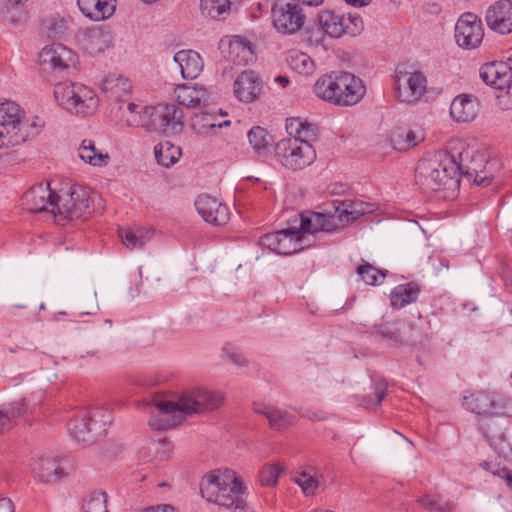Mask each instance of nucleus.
<instances>
[{"mask_svg": "<svg viewBox=\"0 0 512 512\" xmlns=\"http://www.w3.org/2000/svg\"><path fill=\"white\" fill-rule=\"evenodd\" d=\"M502 477L505 478L508 487L512 490V472L506 468L502 470Z\"/></svg>", "mask_w": 512, "mask_h": 512, "instance_id": "0e129e2a", "label": "nucleus"}, {"mask_svg": "<svg viewBox=\"0 0 512 512\" xmlns=\"http://www.w3.org/2000/svg\"><path fill=\"white\" fill-rule=\"evenodd\" d=\"M112 415L104 407H93L77 413L68 423L72 438L84 445H91L106 435Z\"/></svg>", "mask_w": 512, "mask_h": 512, "instance_id": "0eeeda50", "label": "nucleus"}, {"mask_svg": "<svg viewBox=\"0 0 512 512\" xmlns=\"http://www.w3.org/2000/svg\"><path fill=\"white\" fill-rule=\"evenodd\" d=\"M21 206L30 213H48L55 219L57 193L51 189L50 182L36 184L23 194Z\"/></svg>", "mask_w": 512, "mask_h": 512, "instance_id": "2eb2a0df", "label": "nucleus"}, {"mask_svg": "<svg viewBox=\"0 0 512 512\" xmlns=\"http://www.w3.org/2000/svg\"><path fill=\"white\" fill-rule=\"evenodd\" d=\"M154 235V229L152 228H121L119 229V236L122 243L126 248L141 249L146 243H148Z\"/></svg>", "mask_w": 512, "mask_h": 512, "instance_id": "72a5a7b5", "label": "nucleus"}, {"mask_svg": "<svg viewBox=\"0 0 512 512\" xmlns=\"http://www.w3.org/2000/svg\"><path fill=\"white\" fill-rule=\"evenodd\" d=\"M479 430L504 463L512 465V447L505 437V427L494 416L479 418Z\"/></svg>", "mask_w": 512, "mask_h": 512, "instance_id": "f3484780", "label": "nucleus"}, {"mask_svg": "<svg viewBox=\"0 0 512 512\" xmlns=\"http://www.w3.org/2000/svg\"><path fill=\"white\" fill-rule=\"evenodd\" d=\"M82 509L83 512H108L106 493L102 491L90 493L84 499Z\"/></svg>", "mask_w": 512, "mask_h": 512, "instance_id": "8fccbe9b", "label": "nucleus"}, {"mask_svg": "<svg viewBox=\"0 0 512 512\" xmlns=\"http://www.w3.org/2000/svg\"><path fill=\"white\" fill-rule=\"evenodd\" d=\"M27 410L26 400L0 406V435L9 431Z\"/></svg>", "mask_w": 512, "mask_h": 512, "instance_id": "f704fd0d", "label": "nucleus"}, {"mask_svg": "<svg viewBox=\"0 0 512 512\" xmlns=\"http://www.w3.org/2000/svg\"><path fill=\"white\" fill-rule=\"evenodd\" d=\"M488 28L498 34L512 33V0H498L485 13Z\"/></svg>", "mask_w": 512, "mask_h": 512, "instance_id": "412c9836", "label": "nucleus"}, {"mask_svg": "<svg viewBox=\"0 0 512 512\" xmlns=\"http://www.w3.org/2000/svg\"><path fill=\"white\" fill-rule=\"evenodd\" d=\"M230 9L229 0H200L201 14L213 20L225 19Z\"/></svg>", "mask_w": 512, "mask_h": 512, "instance_id": "ea45409f", "label": "nucleus"}, {"mask_svg": "<svg viewBox=\"0 0 512 512\" xmlns=\"http://www.w3.org/2000/svg\"><path fill=\"white\" fill-rule=\"evenodd\" d=\"M57 203L55 222L65 225L68 220L80 219L88 213L90 208L89 191L83 186L73 185L63 195L57 194Z\"/></svg>", "mask_w": 512, "mask_h": 512, "instance_id": "f8f14e48", "label": "nucleus"}, {"mask_svg": "<svg viewBox=\"0 0 512 512\" xmlns=\"http://www.w3.org/2000/svg\"><path fill=\"white\" fill-rule=\"evenodd\" d=\"M317 97L341 107L356 105L364 97L363 81L349 72H332L320 77L314 84Z\"/></svg>", "mask_w": 512, "mask_h": 512, "instance_id": "39448f33", "label": "nucleus"}, {"mask_svg": "<svg viewBox=\"0 0 512 512\" xmlns=\"http://www.w3.org/2000/svg\"><path fill=\"white\" fill-rule=\"evenodd\" d=\"M175 96L180 105L194 108L206 102L207 91L202 87L183 84L176 87Z\"/></svg>", "mask_w": 512, "mask_h": 512, "instance_id": "c9c22d12", "label": "nucleus"}, {"mask_svg": "<svg viewBox=\"0 0 512 512\" xmlns=\"http://www.w3.org/2000/svg\"><path fill=\"white\" fill-rule=\"evenodd\" d=\"M286 131L289 137L281 139L275 147L277 160L293 171L310 166L316 159L312 143L317 138V126L300 118H289L286 120Z\"/></svg>", "mask_w": 512, "mask_h": 512, "instance_id": "f03ea898", "label": "nucleus"}, {"mask_svg": "<svg viewBox=\"0 0 512 512\" xmlns=\"http://www.w3.org/2000/svg\"><path fill=\"white\" fill-rule=\"evenodd\" d=\"M284 471V467L280 464L265 465L259 472V482L264 487H274L278 483L280 474Z\"/></svg>", "mask_w": 512, "mask_h": 512, "instance_id": "3c124183", "label": "nucleus"}, {"mask_svg": "<svg viewBox=\"0 0 512 512\" xmlns=\"http://www.w3.org/2000/svg\"><path fill=\"white\" fill-rule=\"evenodd\" d=\"M149 106H142L133 102L128 103V115L126 123L130 127H143L149 131L150 128V112Z\"/></svg>", "mask_w": 512, "mask_h": 512, "instance_id": "79ce46f5", "label": "nucleus"}, {"mask_svg": "<svg viewBox=\"0 0 512 512\" xmlns=\"http://www.w3.org/2000/svg\"><path fill=\"white\" fill-rule=\"evenodd\" d=\"M296 61V68H299L298 63H301L303 66V69L300 72L309 73L312 68V62L309 57H307L305 54L300 55L295 59Z\"/></svg>", "mask_w": 512, "mask_h": 512, "instance_id": "13d9d810", "label": "nucleus"}, {"mask_svg": "<svg viewBox=\"0 0 512 512\" xmlns=\"http://www.w3.org/2000/svg\"><path fill=\"white\" fill-rule=\"evenodd\" d=\"M347 4L353 7H364L370 4L372 0H344Z\"/></svg>", "mask_w": 512, "mask_h": 512, "instance_id": "680f3d73", "label": "nucleus"}, {"mask_svg": "<svg viewBox=\"0 0 512 512\" xmlns=\"http://www.w3.org/2000/svg\"><path fill=\"white\" fill-rule=\"evenodd\" d=\"M387 391L386 382L379 381L374 385V396L376 398L375 402L372 405H369V408H376L379 406L384 399Z\"/></svg>", "mask_w": 512, "mask_h": 512, "instance_id": "4d7b16f0", "label": "nucleus"}, {"mask_svg": "<svg viewBox=\"0 0 512 512\" xmlns=\"http://www.w3.org/2000/svg\"><path fill=\"white\" fill-rule=\"evenodd\" d=\"M253 411L261 416H264L270 429L274 431H285L294 426L297 422L295 414L274 405H268L261 402L253 403Z\"/></svg>", "mask_w": 512, "mask_h": 512, "instance_id": "b1692460", "label": "nucleus"}, {"mask_svg": "<svg viewBox=\"0 0 512 512\" xmlns=\"http://www.w3.org/2000/svg\"><path fill=\"white\" fill-rule=\"evenodd\" d=\"M423 140L414 130L398 129L392 134L391 142L394 149L398 151H406L415 147Z\"/></svg>", "mask_w": 512, "mask_h": 512, "instance_id": "c03bdc74", "label": "nucleus"}, {"mask_svg": "<svg viewBox=\"0 0 512 512\" xmlns=\"http://www.w3.org/2000/svg\"><path fill=\"white\" fill-rule=\"evenodd\" d=\"M201 496L210 503L233 512H249L245 495L247 487L235 471L216 469L206 473L200 481Z\"/></svg>", "mask_w": 512, "mask_h": 512, "instance_id": "7ed1b4c3", "label": "nucleus"}, {"mask_svg": "<svg viewBox=\"0 0 512 512\" xmlns=\"http://www.w3.org/2000/svg\"><path fill=\"white\" fill-rule=\"evenodd\" d=\"M294 481L302 488L303 493L307 496L314 495L319 486V481L307 473H301L296 476Z\"/></svg>", "mask_w": 512, "mask_h": 512, "instance_id": "864d4df0", "label": "nucleus"}, {"mask_svg": "<svg viewBox=\"0 0 512 512\" xmlns=\"http://www.w3.org/2000/svg\"><path fill=\"white\" fill-rule=\"evenodd\" d=\"M87 39L91 49L96 52H103L111 45L112 36L108 30L100 28L91 30L87 35Z\"/></svg>", "mask_w": 512, "mask_h": 512, "instance_id": "09e8293b", "label": "nucleus"}, {"mask_svg": "<svg viewBox=\"0 0 512 512\" xmlns=\"http://www.w3.org/2000/svg\"><path fill=\"white\" fill-rule=\"evenodd\" d=\"M184 79H195L203 69V60L199 53L193 50L178 51L174 57Z\"/></svg>", "mask_w": 512, "mask_h": 512, "instance_id": "7c9ffc66", "label": "nucleus"}, {"mask_svg": "<svg viewBox=\"0 0 512 512\" xmlns=\"http://www.w3.org/2000/svg\"><path fill=\"white\" fill-rule=\"evenodd\" d=\"M141 512H176L175 508L168 504L157 505L155 507H149Z\"/></svg>", "mask_w": 512, "mask_h": 512, "instance_id": "bf43d9fd", "label": "nucleus"}, {"mask_svg": "<svg viewBox=\"0 0 512 512\" xmlns=\"http://www.w3.org/2000/svg\"><path fill=\"white\" fill-rule=\"evenodd\" d=\"M418 502L430 512H450L451 508L448 503L433 498L429 495H424L418 499Z\"/></svg>", "mask_w": 512, "mask_h": 512, "instance_id": "603ef678", "label": "nucleus"}, {"mask_svg": "<svg viewBox=\"0 0 512 512\" xmlns=\"http://www.w3.org/2000/svg\"><path fill=\"white\" fill-rule=\"evenodd\" d=\"M478 150L479 149L475 146H471L461 139H452L449 141L447 149L444 151L448 154L449 160H454V164L458 167L456 174L459 179L466 170L465 166L471 165L470 162H472V158L470 156L474 158Z\"/></svg>", "mask_w": 512, "mask_h": 512, "instance_id": "cd10ccee", "label": "nucleus"}, {"mask_svg": "<svg viewBox=\"0 0 512 512\" xmlns=\"http://www.w3.org/2000/svg\"><path fill=\"white\" fill-rule=\"evenodd\" d=\"M483 36L482 23L477 15L466 12L460 16L455 25V40L459 47L475 49L481 44Z\"/></svg>", "mask_w": 512, "mask_h": 512, "instance_id": "a211bd4d", "label": "nucleus"}, {"mask_svg": "<svg viewBox=\"0 0 512 512\" xmlns=\"http://www.w3.org/2000/svg\"><path fill=\"white\" fill-rule=\"evenodd\" d=\"M298 413H299L302 417H307V418H309L310 420H321V419H323V418H322V417H320V416L318 415V413H316V412H309V411L304 412V411L300 410V411H298Z\"/></svg>", "mask_w": 512, "mask_h": 512, "instance_id": "e2e57ef3", "label": "nucleus"}, {"mask_svg": "<svg viewBox=\"0 0 512 512\" xmlns=\"http://www.w3.org/2000/svg\"><path fill=\"white\" fill-rule=\"evenodd\" d=\"M229 124H230V121H229V120H226V121H223L222 123H220V124H218V125H216V124H210V127H211V128H214V127H216V126H218V127H222V126H228Z\"/></svg>", "mask_w": 512, "mask_h": 512, "instance_id": "338daca9", "label": "nucleus"}, {"mask_svg": "<svg viewBox=\"0 0 512 512\" xmlns=\"http://www.w3.org/2000/svg\"><path fill=\"white\" fill-rule=\"evenodd\" d=\"M116 0H77L82 14L93 20L102 21L111 17L116 9Z\"/></svg>", "mask_w": 512, "mask_h": 512, "instance_id": "c85d7f7f", "label": "nucleus"}, {"mask_svg": "<svg viewBox=\"0 0 512 512\" xmlns=\"http://www.w3.org/2000/svg\"><path fill=\"white\" fill-rule=\"evenodd\" d=\"M462 405L466 410L479 415L480 418L495 416L503 409L495 393L490 394L484 391H477L464 396Z\"/></svg>", "mask_w": 512, "mask_h": 512, "instance_id": "5701e85b", "label": "nucleus"}, {"mask_svg": "<svg viewBox=\"0 0 512 512\" xmlns=\"http://www.w3.org/2000/svg\"><path fill=\"white\" fill-rule=\"evenodd\" d=\"M275 82H278V83H279V84H281L283 87H286V86L289 84V79H288L286 76L278 75V76L275 78Z\"/></svg>", "mask_w": 512, "mask_h": 512, "instance_id": "69168bd1", "label": "nucleus"}, {"mask_svg": "<svg viewBox=\"0 0 512 512\" xmlns=\"http://www.w3.org/2000/svg\"><path fill=\"white\" fill-rule=\"evenodd\" d=\"M480 77L495 89L504 90L512 81V68L504 62H490L480 68Z\"/></svg>", "mask_w": 512, "mask_h": 512, "instance_id": "a878e982", "label": "nucleus"}, {"mask_svg": "<svg viewBox=\"0 0 512 512\" xmlns=\"http://www.w3.org/2000/svg\"><path fill=\"white\" fill-rule=\"evenodd\" d=\"M305 234L310 233L304 232L300 225L299 228L292 227L266 233L260 237L259 244L279 255H291L309 246Z\"/></svg>", "mask_w": 512, "mask_h": 512, "instance_id": "ddd939ff", "label": "nucleus"}, {"mask_svg": "<svg viewBox=\"0 0 512 512\" xmlns=\"http://www.w3.org/2000/svg\"><path fill=\"white\" fill-rule=\"evenodd\" d=\"M31 470L34 478L42 483H55L65 476L63 470L52 457H41L35 460Z\"/></svg>", "mask_w": 512, "mask_h": 512, "instance_id": "c756f323", "label": "nucleus"}, {"mask_svg": "<svg viewBox=\"0 0 512 512\" xmlns=\"http://www.w3.org/2000/svg\"><path fill=\"white\" fill-rule=\"evenodd\" d=\"M30 128L17 103H0V148L17 146L25 142L30 136Z\"/></svg>", "mask_w": 512, "mask_h": 512, "instance_id": "1a4fd4ad", "label": "nucleus"}, {"mask_svg": "<svg viewBox=\"0 0 512 512\" xmlns=\"http://www.w3.org/2000/svg\"><path fill=\"white\" fill-rule=\"evenodd\" d=\"M356 272L365 284L372 286L381 284L386 277V273L383 270H380L367 262L359 265Z\"/></svg>", "mask_w": 512, "mask_h": 512, "instance_id": "49530a36", "label": "nucleus"}, {"mask_svg": "<svg viewBox=\"0 0 512 512\" xmlns=\"http://www.w3.org/2000/svg\"><path fill=\"white\" fill-rule=\"evenodd\" d=\"M149 106H142L133 102L128 103V115L126 123L130 127H143L149 131L150 128V112Z\"/></svg>", "mask_w": 512, "mask_h": 512, "instance_id": "37998d69", "label": "nucleus"}, {"mask_svg": "<svg viewBox=\"0 0 512 512\" xmlns=\"http://www.w3.org/2000/svg\"><path fill=\"white\" fill-rule=\"evenodd\" d=\"M398 86L397 97L401 102L413 103L418 101L426 92V77L419 71L412 73H396Z\"/></svg>", "mask_w": 512, "mask_h": 512, "instance_id": "aec40b11", "label": "nucleus"}, {"mask_svg": "<svg viewBox=\"0 0 512 512\" xmlns=\"http://www.w3.org/2000/svg\"><path fill=\"white\" fill-rule=\"evenodd\" d=\"M248 140L252 147L260 152L267 149L273 142V137L260 126H254L248 132Z\"/></svg>", "mask_w": 512, "mask_h": 512, "instance_id": "de8ad7c7", "label": "nucleus"}, {"mask_svg": "<svg viewBox=\"0 0 512 512\" xmlns=\"http://www.w3.org/2000/svg\"><path fill=\"white\" fill-rule=\"evenodd\" d=\"M428 325L429 323L418 312L417 322H384L375 326L374 334L390 347L414 346L428 337Z\"/></svg>", "mask_w": 512, "mask_h": 512, "instance_id": "6e6552de", "label": "nucleus"}, {"mask_svg": "<svg viewBox=\"0 0 512 512\" xmlns=\"http://www.w3.org/2000/svg\"><path fill=\"white\" fill-rule=\"evenodd\" d=\"M223 403L224 396L221 392L201 388L185 390L176 401H155L148 423L154 430H168L195 414L216 410Z\"/></svg>", "mask_w": 512, "mask_h": 512, "instance_id": "f257e3e1", "label": "nucleus"}, {"mask_svg": "<svg viewBox=\"0 0 512 512\" xmlns=\"http://www.w3.org/2000/svg\"><path fill=\"white\" fill-rule=\"evenodd\" d=\"M510 377H511V379H512V373L510 374Z\"/></svg>", "mask_w": 512, "mask_h": 512, "instance_id": "774afa93", "label": "nucleus"}, {"mask_svg": "<svg viewBox=\"0 0 512 512\" xmlns=\"http://www.w3.org/2000/svg\"><path fill=\"white\" fill-rule=\"evenodd\" d=\"M0 512H14V504L9 498L0 499Z\"/></svg>", "mask_w": 512, "mask_h": 512, "instance_id": "052dcab7", "label": "nucleus"}, {"mask_svg": "<svg viewBox=\"0 0 512 512\" xmlns=\"http://www.w3.org/2000/svg\"><path fill=\"white\" fill-rule=\"evenodd\" d=\"M421 292L420 286L416 282L399 284L394 287L390 294L391 305L394 308H403L414 303Z\"/></svg>", "mask_w": 512, "mask_h": 512, "instance_id": "2f4dec72", "label": "nucleus"}, {"mask_svg": "<svg viewBox=\"0 0 512 512\" xmlns=\"http://www.w3.org/2000/svg\"><path fill=\"white\" fill-rule=\"evenodd\" d=\"M317 20L320 29L335 39L343 35L357 36L364 29L363 20L357 13L345 15L335 10L322 9L317 14Z\"/></svg>", "mask_w": 512, "mask_h": 512, "instance_id": "9b49d317", "label": "nucleus"}, {"mask_svg": "<svg viewBox=\"0 0 512 512\" xmlns=\"http://www.w3.org/2000/svg\"><path fill=\"white\" fill-rule=\"evenodd\" d=\"M154 154L159 165L169 168L179 160L181 149L166 141L155 146Z\"/></svg>", "mask_w": 512, "mask_h": 512, "instance_id": "a19ab883", "label": "nucleus"}, {"mask_svg": "<svg viewBox=\"0 0 512 512\" xmlns=\"http://www.w3.org/2000/svg\"><path fill=\"white\" fill-rule=\"evenodd\" d=\"M498 105L502 110H512V81L504 91L497 95Z\"/></svg>", "mask_w": 512, "mask_h": 512, "instance_id": "5fc2aeb1", "label": "nucleus"}, {"mask_svg": "<svg viewBox=\"0 0 512 512\" xmlns=\"http://www.w3.org/2000/svg\"><path fill=\"white\" fill-rule=\"evenodd\" d=\"M457 171L458 167L454 160H449L445 151H439L418 165L416 175L418 180L432 191L454 190L460 184Z\"/></svg>", "mask_w": 512, "mask_h": 512, "instance_id": "423d86ee", "label": "nucleus"}, {"mask_svg": "<svg viewBox=\"0 0 512 512\" xmlns=\"http://www.w3.org/2000/svg\"><path fill=\"white\" fill-rule=\"evenodd\" d=\"M478 98L472 94H459L451 102L450 115L459 123L472 122L479 113Z\"/></svg>", "mask_w": 512, "mask_h": 512, "instance_id": "393cba45", "label": "nucleus"}, {"mask_svg": "<svg viewBox=\"0 0 512 512\" xmlns=\"http://www.w3.org/2000/svg\"><path fill=\"white\" fill-rule=\"evenodd\" d=\"M262 89L259 76L252 70L243 71L234 82L235 96L243 102H252Z\"/></svg>", "mask_w": 512, "mask_h": 512, "instance_id": "bb28decb", "label": "nucleus"}, {"mask_svg": "<svg viewBox=\"0 0 512 512\" xmlns=\"http://www.w3.org/2000/svg\"><path fill=\"white\" fill-rule=\"evenodd\" d=\"M79 157L92 166H105L109 161L108 153L96 149L95 142L91 139H84L78 149Z\"/></svg>", "mask_w": 512, "mask_h": 512, "instance_id": "4c0bfd02", "label": "nucleus"}, {"mask_svg": "<svg viewBox=\"0 0 512 512\" xmlns=\"http://www.w3.org/2000/svg\"><path fill=\"white\" fill-rule=\"evenodd\" d=\"M254 56L253 45L240 36H234L229 43L228 58L235 64H247Z\"/></svg>", "mask_w": 512, "mask_h": 512, "instance_id": "e433bc0d", "label": "nucleus"}, {"mask_svg": "<svg viewBox=\"0 0 512 512\" xmlns=\"http://www.w3.org/2000/svg\"><path fill=\"white\" fill-rule=\"evenodd\" d=\"M472 162H470V166L466 165V170L463 172L462 176H465L469 181H472L474 184L487 186L491 182V176H489L486 172V164L487 160L485 155L478 150L477 154L473 158Z\"/></svg>", "mask_w": 512, "mask_h": 512, "instance_id": "473e14b6", "label": "nucleus"}, {"mask_svg": "<svg viewBox=\"0 0 512 512\" xmlns=\"http://www.w3.org/2000/svg\"><path fill=\"white\" fill-rule=\"evenodd\" d=\"M272 24L282 35H292L298 32L305 22L302 8L291 1L280 0L272 7Z\"/></svg>", "mask_w": 512, "mask_h": 512, "instance_id": "4468645a", "label": "nucleus"}, {"mask_svg": "<svg viewBox=\"0 0 512 512\" xmlns=\"http://www.w3.org/2000/svg\"><path fill=\"white\" fill-rule=\"evenodd\" d=\"M41 30L48 38L53 40L62 39L67 32L66 20L59 16L44 19L41 22Z\"/></svg>", "mask_w": 512, "mask_h": 512, "instance_id": "a18cd8bd", "label": "nucleus"}, {"mask_svg": "<svg viewBox=\"0 0 512 512\" xmlns=\"http://www.w3.org/2000/svg\"><path fill=\"white\" fill-rule=\"evenodd\" d=\"M54 97L63 109L72 114H89L97 107L92 90L81 83L60 82L55 85Z\"/></svg>", "mask_w": 512, "mask_h": 512, "instance_id": "9d476101", "label": "nucleus"}, {"mask_svg": "<svg viewBox=\"0 0 512 512\" xmlns=\"http://www.w3.org/2000/svg\"><path fill=\"white\" fill-rule=\"evenodd\" d=\"M366 206L358 200H334L319 211L301 213V229L304 232H334L366 213Z\"/></svg>", "mask_w": 512, "mask_h": 512, "instance_id": "20e7f679", "label": "nucleus"}, {"mask_svg": "<svg viewBox=\"0 0 512 512\" xmlns=\"http://www.w3.org/2000/svg\"><path fill=\"white\" fill-rule=\"evenodd\" d=\"M195 207L202 219L211 225L222 226L229 221L228 207L215 197L200 195L195 201Z\"/></svg>", "mask_w": 512, "mask_h": 512, "instance_id": "4be33fe9", "label": "nucleus"}, {"mask_svg": "<svg viewBox=\"0 0 512 512\" xmlns=\"http://www.w3.org/2000/svg\"><path fill=\"white\" fill-rule=\"evenodd\" d=\"M148 112H150V132L175 134L182 130L183 113L177 105L160 103L149 106Z\"/></svg>", "mask_w": 512, "mask_h": 512, "instance_id": "dca6fc26", "label": "nucleus"}, {"mask_svg": "<svg viewBox=\"0 0 512 512\" xmlns=\"http://www.w3.org/2000/svg\"><path fill=\"white\" fill-rule=\"evenodd\" d=\"M223 352L226 354V356L229 358V360L232 363H234L235 365H237L239 367H245L248 365V360L242 353H240L228 346H225L223 348Z\"/></svg>", "mask_w": 512, "mask_h": 512, "instance_id": "6e6d98bb", "label": "nucleus"}, {"mask_svg": "<svg viewBox=\"0 0 512 512\" xmlns=\"http://www.w3.org/2000/svg\"><path fill=\"white\" fill-rule=\"evenodd\" d=\"M131 87L127 78L116 74L108 75L101 82L102 91L115 99H120L122 96L129 94Z\"/></svg>", "mask_w": 512, "mask_h": 512, "instance_id": "58836bf2", "label": "nucleus"}, {"mask_svg": "<svg viewBox=\"0 0 512 512\" xmlns=\"http://www.w3.org/2000/svg\"><path fill=\"white\" fill-rule=\"evenodd\" d=\"M74 53L60 43L45 46L39 53V65L44 72H62L73 65Z\"/></svg>", "mask_w": 512, "mask_h": 512, "instance_id": "6ab92c4d", "label": "nucleus"}]
</instances>
